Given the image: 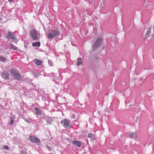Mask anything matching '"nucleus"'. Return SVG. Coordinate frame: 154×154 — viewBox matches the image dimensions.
I'll return each mask as SVG.
<instances>
[{
  "label": "nucleus",
  "mask_w": 154,
  "mask_h": 154,
  "mask_svg": "<svg viewBox=\"0 0 154 154\" xmlns=\"http://www.w3.org/2000/svg\"><path fill=\"white\" fill-rule=\"evenodd\" d=\"M46 121L47 123L49 124H51L52 123V120L51 117H47L46 118Z\"/></svg>",
  "instance_id": "f8f14e48"
},
{
  "label": "nucleus",
  "mask_w": 154,
  "mask_h": 154,
  "mask_svg": "<svg viewBox=\"0 0 154 154\" xmlns=\"http://www.w3.org/2000/svg\"><path fill=\"white\" fill-rule=\"evenodd\" d=\"M72 143L76 145L78 147H80L82 145V143L80 141H73Z\"/></svg>",
  "instance_id": "9d476101"
},
{
  "label": "nucleus",
  "mask_w": 154,
  "mask_h": 154,
  "mask_svg": "<svg viewBox=\"0 0 154 154\" xmlns=\"http://www.w3.org/2000/svg\"><path fill=\"white\" fill-rule=\"evenodd\" d=\"M0 75L2 77L5 79H9L10 76V74L6 72H0Z\"/></svg>",
  "instance_id": "6e6552de"
},
{
  "label": "nucleus",
  "mask_w": 154,
  "mask_h": 154,
  "mask_svg": "<svg viewBox=\"0 0 154 154\" xmlns=\"http://www.w3.org/2000/svg\"><path fill=\"white\" fill-rule=\"evenodd\" d=\"M20 154H27L26 152L23 151H21L20 152Z\"/></svg>",
  "instance_id": "393cba45"
},
{
  "label": "nucleus",
  "mask_w": 154,
  "mask_h": 154,
  "mask_svg": "<svg viewBox=\"0 0 154 154\" xmlns=\"http://www.w3.org/2000/svg\"><path fill=\"white\" fill-rule=\"evenodd\" d=\"M24 120L26 121V122L27 123H29V124H30L31 123V122L28 119H24Z\"/></svg>",
  "instance_id": "412c9836"
},
{
  "label": "nucleus",
  "mask_w": 154,
  "mask_h": 154,
  "mask_svg": "<svg viewBox=\"0 0 154 154\" xmlns=\"http://www.w3.org/2000/svg\"><path fill=\"white\" fill-rule=\"evenodd\" d=\"M134 136L135 139H137V138L138 134L136 132L134 133Z\"/></svg>",
  "instance_id": "4be33fe9"
},
{
  "label": "nucleus",
  "mask_w": 154,
  "mask_h": 154,
  "mask_svg": "<svg viewBox=\"0 0 154 154\" xmlns=\"http://www.w3.org/2000/svg\"><path fill=\"white\" fill-rule=\"evenodd\" d=\"M47 148L49 150H51V147H50L47 146Z\"/></svg>",
  "instance_id": "a878e982"
},
{
  "label": "nucleus",
  "mask_w": 154,
  "mask_h": 154,
  "mask_svg": "<svg viewBox=\"0 0 154 154\" xmlns=\"http://www.w3.org/2000/svg\"><path fill=\"white\" fill-rule=\"evenodd\" d=\"M29 139L33 143H40V140L34 136H29Z\"/></svg>",
  "instance_id": "0eeeda50"
},
{
  "label": "nucleus",
  "mask_w": 154,
  "mask_h": 154,
  "mask_svg": "<svg viewBox=\"0 0 154 154\" xmlns=\"http://www.w3.org/2000/svg\"><path fill=\"white\" fill-rule=\"evenodd\" d=\"M30 34L33 40L37 41L39 39L37 35V32L35 29H32L31 31Z\"/></svg>",
  "instance_id": "39448f33"
},
{
  "label": "nucleus",
  "mask_w": 154,
  "mask_h": 154,
  "mask_svg": "<svg viewBox=\"0 0 154 154\" xmlns=\"http://www.w3.org/2000/svg\"><path fill=\"white\" fill-rule=\"evenodd\" d=\"M35 110L36 113L38 115H41V114L42 113L41 111L38 108H35Z\"/></svg>",
  "instance_id": "4468645a"
},
{
  "label": "nucleus",
  "mask_w": 154,
  "mask_h": 154,
  "mask_svg": "<svg viewBox=\"0 0 154 154\" xmlns=\"http://www.w3.org/2000/svg\"><path fill=\"white\" fill-rule=\"evenodd\" d=\"M152 27H150L148 29V30L147 31V32L146 33L144 37V40H145L147 38V37L149 36V35L151 32V30Z\"/></svg>",
  "instance_id": "1a4fd4ad"
},
{
  "label": "nucleus",
  "mask_w": 154,
  "mask_h": 154,
  "mask_svg": "<svg viewBox=\"0 0 154 154\" xmlns=\"http://www.w3.org/2000/svg\"><path fill=\"white\" fill-rule=\"evenodd\" d=\"M152 37L154 38V34H152Z\"/></svg>",
  "instance_id": "c85d7f7f"
},
{
  "label": "nucleus",
  "mask_w": 154,
  "mask_h": 154,
  "mask_svg": "<svg viewBox=\"0 0 154 154\" xmlns=\"http://www.w3.org/2000/svg\"><path fill=\"white\" fill-rule=\"evenodd\" d=\"M32 45L34 47L40 46V43L39 42H33L32 44Z\"/></svg>",
  "instance_id": "ddd939ff"
},
{
  "label": "nucleus",
  "mask_w": 154,
  "mask_h": 154,
  "mask_svg": "<svg viewBox=\"0 0 154 154\" xmlns=\"http://www.w3.org/2000/svg\"><path fill=\"white\" fill-rule=\"evenodd\" d=\"M10 47L11 49L13 50H16L17 49V47L11 44H10Z\"/></svg>",
  "instance_id": "2eb2a0df"
},
{
  "label": "nucleus",
  "mask_w": 154,
  "mask_h": 154,
  "mask_svg": "<svg viewBox=\"0 0 154 154\" xmlns=\"http://www.w3.org/2000/svg\"><path fill=\"white\" fill-rule=\"evenodd\" d=\"M59 34L60 33L57 30H51L48 34L47 37L48 39H52L54 37H58Z\"/></svg>",
  "instance_id": "f03ea898"
},
{
  "label": "nucleus",
  "mask_w": 154,
  "mask_h": 154,
  "mask_svg": "<svg viewBox=\"0 0 154 154\" xmlns=\"http://www.w3.org/2000/svg\"><path fill=\"white\" fill-rule=\"evenodd\" d=\"M34 62L36 65L38 66L41 65L42 63V61L37 59L34 60Z\"/></svg>",
  "instance_id": "9b49d317"
},
{
  "label": "nucleus",
  "mask_w": 154,
  "mask_h": 154,
  "mask_svg": "<svg viewBox=\"0 0 154 154\" xmlns=\"http://www.w3.org/2000/svg\"><path fill=\"white\" fill-rule=\"evenodd\" d=\"M134 136V133H129L128 134V137L130 138H133Z\"/></svg>",
  "instance_id": "a211bd4d"
},
{
  "label": "nucleus",
  "mask_w": 154,
  "mask_h": 154,
  "mask_svg": "<svg viewBox=\"0 0 154 154\" xmlns=\"http://www.w3.org/2000/svg\"><path fill=\"white\" fill-rule=\"evenodd\" d=\"M0 60L1 61H4L5 60V59L4 57H0Z\"/></svg>",
  "instance_id": "aec40b11"
},
{
  "label": "nucleus",
  "mask_w": 154,
  "mask_h": 154,
  "mask_svg": "<svg viewBox=\"0 0 154 154\" xmlns=\"http://www.w3.org/2000/svg\"><path fill=\"white\" fill-rule=\"evenodd\" d=\"M60 123L61 124H62L65 128H69L70 127L69 122L66 119L62 120Z\"/></svg>",
  "instance_id": "423d86ee"
},
{
  "label": "nucleus",
  "mask_w": 154,
  "mask_h": 154,
  "mask_svg": "<svg viewBox=\"0 0 154 154\" xmlns=\"http://www.w3.org/2000/svg\"><path fill=\"white\" fill-rule=\"evenodd\" d=\"M6 37L8 39H12V41L15 42H18V40L16 38L14 34L11 32H8L7 34Z\"/></svg>",
  "instance_id": "20e7f679"
},
{
  "label": "nucleus",
  "mask_w": 154,
  "mask_h": 154,
  "mask_svg": "<svg viewBox=\"0 0 154 154\" xmlns=\"http://www.w3.org/2000/svg\"><path fill=\"white\" fill-rule=\"evenodd\" d=\"M88 137L89 138H94V136L93 134L90 133L88 134Z\"/></svg>",
  "instance_id": "f3484780"
},
{
  "label": "nucleus",
  "mask_w": 154,
  "mask_h": 154,
  "mask_svg": "<svg viewBox=\"0 0 154 154\" xmlns=\"http://www.w3.org/2000/svg\"><path fill=\"white\" fill-rule=\"evenodd\" d=\"M14 120V117H11V122L10 123V125H13Z\"/></svg>",
  "instance_id": "dca6fc26"
},
{
  "label": "nucleus",
  "mask_w": 154,
  "mask_h": 154,
  "mask_svg": "<svg viewBox=\"0 0 154 154\" xmlns=\"http://www.w3.org/2000/svg\"><path fill=\"white\" fill-rule=\"evenodd\" d=\"M11 74L15 79L19 81H23L21 76L19 72L14 69L11 70Z\"/></svg>",
  "instance_id": "f257e3e1"
},
{
  "label": "nucleus",
  "mask_w": 154,
  "mask_h": 154,
  "mask_svg": "<svg viewBox=\"0 0 154 154\" xmlns=\"http://www.w3.org/2000/svg\"><path fill=\"white\" fill-rule=\"evenodd\" d=\"M152 37L154 38V34H152Z\"/></svg>",
  "instance_id": "cd10ccee"
},
{
  "label": "nucleus",
  "mask_w": 154,
  "mask_h": 154,
  "mask_svg": "<svg viewBox=\"0 0 154 154\" xmlns=\"http://www.w3.org/2000/svg\"><path fill=\"white\" fill-rule=\"evenodd\" d=\"M82 64L81 61H78V62L76 64L77 66H79L81 65Z\"/></svg>",
  "instance_id": "b1692460"
},
{
  "label": "nucleus",
  "mask_w": 154,
  "mask_h": 154,
  "mask_svg": "<svg viewBox=\"0 0 154 154\" xmlns=\"http://www.w3.org/2000/svg\"><path fill=\"white\" fill-rule=\"evenodd\" d=\"M102 39L101 37L98 38L93 46L94 49H96L100 47L102 45Z\"/></svg>",
  "instance_id": "7ed1b4c3"
},
{
  "label": "nucleus",
  "mask_w": 154,
  "mask_h": 154,
  "mask_svg": "<svg viewBox=\"0 0 154 154\" xmlns=\"http://www.w3.org/2000/svg\"><path fill=\"white\" fill-rule=\"evenodd\" d=\"M4 148L5 149H7V150H9V147L7 146H4Z\"/></svg>",
  "instance_id": "5701e85b"
},
{
  "label": "nucleus",
  "mask_w": 154,
  "mask_h": 154,
  "mask_svg": "<svg viewBox=\"0 0 154 154\" xmlns=\"http://www.w3.org/2000/svg\"><path fill=\"white\" fill-rule=\"evenodd\" d=\"M73 117L74 118H75V117H74V116H73Z\"/></svg>",
  "instance_id": "7c9ffc66"
},
{
  "label": "nucleus",
  "mask_w": 154,
  "mask_h": 154,
  "mask_svg": "<svg viewBox=\"0 0 154 154\" xmlns=\"http://www.w3.org/2000/svg\"><path fill=\"white\" fill-rule=\"evenodd\" d=\"M48 63L49 64V65L50 66H52L53 65V63L50 60H48Z\"/></svg>",
  "instance_id": "6ab92c4d"
},
{
  "label": "nucleus",
  "mask_w": 154,
  "mask_h": 154,
  "mask_svg": "<svg viewBox=\"0 0 154 154\" xmlns=\"http://www.w3.org/2000/svg\"><path fill=\"white\" fill-rule=\"evenodd\" d=\"M9 2H11L13 0H8Z\"/></svg>",
  "instance_id": "c756f323"
},
{
  "label": "nucleus",
  "mask_w": 154,
  "mask_h": 154,
  "mask_svg": "<svg viewBox=\"0 0 154 154\" xmlns=\"http://www.w3.org/2000/svg\"><path fill=\"white\" fill-rule=\"evenodd\" d=\"M82 60V58H78L77 60L78 61H81Z\"/></svg>",
  "instance_id": "bb28decb"
}]
</instances>
